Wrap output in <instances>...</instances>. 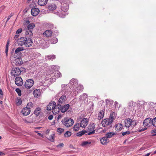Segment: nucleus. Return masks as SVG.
<instances>
[{
    "label": "nucleus",
    "mask_w": 156,
    "mask_h": 156,
    "mask_svg": "<svg viewBox=\"0 0 156 156\" xmlns=\"http://www.w3.org/2000/svg\"><path fill=\"white\" fill-rule=\"evenodd\" d=\"M33 41L30 38H28L22 37L19 39L18 41V45L22 46L24 45L26 47H29L32 45Z\"/></svg>",
    "instance_id": "f257e3e1"
},
{
    "label": "nucleus",
    "mask_w": 156,
    "mask_h": 156,
    "mask_svg": "<svg viewBox=\"0 0 156 156\" xmlns=\"http://www.w3.org/2000/svg\"><path fill=\"white\" fill-rule=\"evenodd\" d=\"M124 122L125 127L128 128L130 127L133 128L136 126L137 123V121L132 120V119L129 118L126 119Z\"/></svg>",
    "instance_id": "f03ea898"
},
{
    "label": "nucleus",
    "mask_w": 156,
    "mask_h": 156,
    "mask_svg": "<svg viewBox=\"0 0 156 156\" xmlns=\"http://www.w3.org/2000/svg\"><path fill=\"white\" fill-rule=\"evenodd\" d=\"M56 103L52 101L49 103L47 106V109L50 111L52 110V112L54 114H57L59 112V109L56 108Z\"/></svg>",
    "instance_id": "7ed1b4c3"
},
{
    "label": "nucleus",
    "mask_w": 156,
    "mask_h": 156,
    "mask_svg": "<svg viewBox=\"0 0 156 156\" xmlns=\"http://www.w3.org/2000/svg\"><path fill=\"white\" fill-rule=\"evenodd\" d=\"M83 89V86L80 84L77 86L76 85L75 87H73V89L71 93L73 95L76 96L79 93L81 92Z\"/></svg>",
    "instance_id": "20e7f679"
},
{
    "label": "nucleus",
    "mask_w": 156,
    "mask_h": 156,
    "mask_svg": "<svg viewBox=\"0 0 156 156\" xmlns=\"http://www.w3.org/2000/svg\"><path fill=\"white\" fill-rule=\"evenodd\" d=\"M112 121L110 119H103L101 122L102 125L104 127L112 126Z\"/></svg>",
    "instance_id": "39448f33"
},
{
    "label": "nucleus",
    "mask_w": 156,
    "mask_h": 156,
    "mask_svg": "<svg viewBox=\"0 0 156 156\" xmlns=\"http://www.w3.org/2000/svg\"><path fill=\"white\" fill-rule=\"evenodd\" d=\"M73 120L72 119L65 118L64 119V124L67 127H69L72 126L73 124Z\"/></svg>",
    "instance_id": "423d86ee"
},
{
    "label": "nucleus",
    "mask_w": 156,
    "mask_h": 156,
    "mask_svg": "<svg viewBox=\"0 0 156 156\" xmlns=\"http://www.w3.org/2000/svg\"><path fill=\"white\" fill-rule=\"evenodd\" d=\"M30 105L29 104H27V107L23 108L21 111L22 114L24 115H28L30 112Z\"/></svg>",
    "instance_id": "0eeeda50"
},
{
    "label": "nucleus",
    "mask_w": 156,
    "mask_h": 156,
    "mask_svg": "<svg viewBox=\"0 0 156 156\" xmlns=\"http://www.w3.org/2000/svg\"><path fill=\"white\" fill-rule=\"evenodd\" d=\"M11 73L12 76H16L20 74L21 71L19 68L16 67L12 70Z\"/></svg>",
    "instance_id": "6e6552de"
},
{
    "label": "nucleus",
    "mask_w": 156,
    "mask_h": 156,
    "mask_svg": "<svg viewBox=\"0 0 156 156\" xmlns=\"http://www.w3.org/2000/svg\"><path fill=\"white\" fill-rule=\"evenodd\" d=\"M34 84L33 80L32 79L27 80L25 83V86L27 88L29 89Z\"/></svg>",
    "instance_id": "1a4fd4ad"
},
{
    "label": "nucleus",
    "mask_w": 156,
    "mask_h": 156,
    "mask_svg": "<svg viewBox=\"0 0 156 156\" xmlns=\"http://www.w3.org/2000/svg\"><path fill=\"white\" fill-rule=\"evenodd\" d=\"M143 124L145 126L147 127L150 126L152 125V119L150 118L145 119L144 121Z\"/></svg>",
    "instance_id": "9d476101"
},
{
    "label": "nucleus",
    "mask_w": 156,
    "mask_h": 156,
    "mask_svg": "<svg viewBox=\"0 0 156 156\" xmlns=\"http://www.w3.org/2000/svg\"><path fill=\"white\" fill-rule=\"evenodd\" d=\"M62 90L63 91L64 94L68 95L69 93L68 90L69 87L67 85L62 84L61 85Z\"/></svg>",
    "instance_id": "9b49d317"
},
{
    "label": "nucleus",
    "mask_w": 156,
    "mask_h": 156,
    "mask_svg": "<svg viewBox=\"0 0 156 156\" xmlns=\"http://www.w3.org/2000/svg\"><path fill=\"white\" fill-rule=\"evenodd\" d=\"M59 110V108H61V112L63 113L66 112L69 108V104H67L65 105H64L63 107L61 108V106L60 105H58L57 106Z\"/></svg>",
    "instance_id": "f8f14e48"
},
{
    "label": "nucleus",
    "mask_w": 156,
    "mask_h": 156,
    "mask_svg": "<svg viewBox=\"0 0 156 156\" xmlns=\"http://www.w3.org/2000/svg\"><path fill=\"white\" fill-rule=\"evenodd\" d=\"M15 83L16 85L18 86H21L23 83L22 79L20 77H17L15 79Z\"/></svg>",
    "instance_id": "ddd939ff"
},
{
    "label": "nucleus",
    "mask_w": 156,
    "mask_h": 156,
    "mask_svg": "<svg viewBox=\"0 0 156 156\" xmlns=\"http://www.w3.org/2000/svg\"><path fill=\"white\" fill-rule=\"evenodd\" d=\"M88 119L87 118H83L81 121L80 124V126L81 127L85 128L88 124Z\"/></svg>",
    "instance_id": "4468645a"
},
{
    "label": "nucleus",
    "mask_w": 156,
    "mask_h": 156,
    "mask_svg": "<svg viewBox=\"0 0 156 156\" xmlns=\"http://www.w3.org/2000/svg\"><path fill=\"white\" fill-rule=\"evenodd\" d=\"M13 63L16 66H19L23 64V62L21 58H17L14 60Z\"/></svg>",
    "instance_id": "2eb2a0df"
},
{
    "label": "nucleus",
    "mask_w": 156,
    "mask_h": 156,
    "mask_svg": "<svg viewBox=\"0 0 156 156\" xmlns=\"http://www.w3.org/2000/svg\"><path fill=\"white\" fill-rule=\"evenodd\" d=\"M39 12V10L37 8H33L31 10V13L34 16H36Z\"/></svg>",
    "instance_id": "dca6fc26"
},
{
    "label": "nucleus",
    "mask_w": 156,
    "mask_h": 156,
    "mask_svg": "<svg viewBox=\"0 0 156 156\" xmlns=\"http://www.w3.org/2000/svg\"><path fill=\"white\" fill-rule=\"evenodd\" d=\"M69 7L67 4L66 3L61 4V8L62 11L67 12L68 9Z\"/></svg>",
    "instance_id": "f3484780"
},
{
    "label": "nucleus",
    "mask_w": 156,
    "mask_h": 156,
    "mask_svg": "<svg viewBox=\"0 0 156 156\" xmlns=\"http://www.w3.org/2000/svg\"><path fill=\"white\" fill-rule=\"evenodd\" d=\"M68 95L64 94L62 95L58 100V102L59 104H62L66 100V96Z\"/></svg>",
    "instance_id": "a211bd4d"
},
{
    "label": "nucleus",
    "mask_w": 156,
    "mask_h": 156,
    "mask_svg": "<svg viewBox=\"0 0 156 156\" xmlns=\"http://www.w3.org/2000/svg\"><path fill=\"white\" fill-rule=\"evenodd\" d=\"M24 31H25V35L27 36H28L29 37V38H30L33 35V33L31 30H29L25 28Z\"/></svg>",
    "instance_id": "6ab92c4d"
},
{
    "label": "nucleus",
    "mask_w": 156,
    "mask_h": 156,
    "mask_svg": "<svg viewBox=\"0 0 156 156\" xmlns=\"http://www.w3.org/2000/svg\"><path fill=\"white\" fill-rule=\"evenodd\" d=\"M100 140L101 143L103 145H106L108 142V140L107 139V138L105 137H102L100 139Z\"/></svg>",
    "instance_id": "aec40b11"
},
{
    "label": "nucleus",
    "mask_w": 156,
    "mask_h": 156,
    "mask_svg": "<svg viewBox=\"0 0 156 156\" xmlns=\"http://www.w3.org/2000/svg\"><path fill=\"white\" fill-rule=\"evenodd\" d=\"M123 125L121 123H118L115 125V129L117 131L121 130L123 127Z\"/></svg>",
    "instance_id": "412c9836"
},
{
    "label": "nucleus",
    "mask_w": 156,
    "mask_h": 156,
    "mask_svg": "<svg viewBox=\"0 0 156 156\" xmlns=\"http://www.w3.org/2000/svg\"><path fill=\"white\" fill-rule=\"evenodd\" d=\"M48 1V0H38V3L40 6H44L47 3Z\"/></svg>",
    "instance_id": "4be33fe9"
},
{
    "label": "nucleus",
    "mask_w": 156,
    "mask_h": 156,
    "mask_svg": "<svg viewBox=\"0 0 156 156\" xmlns=\"http://www.w3.org/2000/svg\"><path fill=\"white\" fill-rule=\"evenodd\" d=\"M69 83L74 85V87H75L76 85L77 86L78 84V82L77 80L75 79H72L70 81Z\"/></svg>",
    "instance_id": "5701e85b"
},
{
    "label": "nucleus",
    "mask_w": 156,
    "mask_h": 156,
    "mask_svg": "<svg viewBox=\"0 0 156 156\" xmlns=\"http://www.w3.org/2000/svg\"><path fill=\"white\" fill-rule=\"evenodd\" d=\"M44 34L46 37H50L52 34V32L49 30H47L44 33Z\"/></svg>",
    "instance_id": "b1692460"
},
{
    "label": "nucleus",
    "mask_w": 156,
    "mask_h": 156,
    "mask_svg": "<svg viewBox=\"0 0 156 156\" xmlns=\"http://www.w3.org/2000/svg\"><path fill=\"white\" fill-rule=\"evenodd\" d=\"M116 117V114L114 112H112L111 113L109 118V119H110L112 121V122L115 119Z\"/></svg>",
    "instance_id": "393cba45"
},
{
    "label": "nucleus",
    "mask_w": 156,
    "mask_h": 156,
    "mask_svg": "<svg viewBox=\"0 0 156 156\" xmlns=\"http://www.w3.org/2000/svg\"><path fill=\"white\" fill-rule=\"evenodd\" d=\"M34 97H37L40 94V91L39 89H36L34 91Z\"/></svg>",
    "instance_id": "a878e982"
},
{
    "label": "nucleus",
    "mask_w": 156,
    "mask_h": 156,
    "mask_svg": "<svg viewBox=\"0 0 156 156\" xmlns=\"http://www.w3.org/2000/svg\"><path fill=\"white\" fill-rule=\"evenodd\" d=\"M45 58L47 60H52L55 58V55H48L46 56Z\"/></svg>",
    "instance_id": "bb28decb"
},
{
    "label": "nucleus",
    "mask_w": 156,
    "mask_h": 156,
    "mask_svg": "<svg viewBox=\"0 0 156 156\" xmlns=\"http://www.w3.org/2000/svg\"><path fill=\"white\" fill-rule=\"evenodd\" d=\"M104 112L103 111H101L99 113L98 116V119L99 120H100L102 119L104 116Z\"/></svg>",
    "instance_id": "cd10ccee"
},
{
    "label": "nucleus",
    "mask_w": 156,
    "mask_h": 156,
    "mask_svg": "<svg viewBox=\"0 0 156 156\" xmlns=\"http://www.w3.org/2000/svg\"><path fill=\"white\" fill-rule=\"evenodd\" d=\"M66 12L63 11L62 12H57V15L60 17L63 18L66 14Z\"/></svg>",
    "instance_id": "c85d7f7f"
},
{
    "label": "nucleus",
    "mask_w": 156,
    "mask_h": 156,
    "mask_svg": "<svg viewBox=\"0 0 156 156\" xmlns=\"http://www.w3.org/2000/svg\"><path fill=\"white\" fill-rule=\"evenodd\" d=\"M56 5L54 4H52L48 6V9L51 11H53L56 9Z\"/></svg>",
    "instance_id": "c756f323"
},
{
    "label": "nucleus",
    "mask_w": 156,
    "mask_h": 156,
    "mask_svg": "<svg viewBox=\"0 0 156 156\" xmlns=\"http://www.w3.org/2000/svg\"><path fill=\"white\" fill-rule=\"evenodd\" d=\"M35 27V25L34 24L31 23L27 26V27L26 28V29L30 30H31L33 29Z\"/></svg>",
    "instance_id": "7c9ffc66"
},
{
    "label": "nucleus",
    "mask_w": 156,
    "mask_h": 156,
    "mask_svg": "<svg viewBox=\"0 0 156 156\" xmlns=\"http://www.w3.org/2000/svg\"><path fill=\"white\" fill-rule=\"evenodd\" d=\"M87 133V131L82 130L78 133L76 134V136H81Z\"/></svg>",
    "instance_id": "2f4dec72"
},
{
    "label": "nucleus",
    "mask_w": 156,
    "mask_h": 156,
    "mask_svg": "<svg viewBox=\"0 0 156 156\" xmlns=\"http://www.w3.org/2000/svg\"><path fill=\"white\" fill-rule=\"evenodd\" d=\"M23 50L24 48L23 47H18L15 50V52L16 54H18L20 51H23Z\"/></svg>",
    "instance_id": "473e14b6"
},
{
    "label": "nucleus",
    "mask_w": 156,
    "mask_h": 156,
    "mask_svg": "<svg viewBox=\"0 0 156 156\" xmlns=\"http://www.w3.org/2000/svg\"><path fill=\"white\" fill-rule=\"evenodd\" d=\"M87 94L84 93L83 94L80 96V99L81 100L84 101L87 98Z\"/></svg>",
    "instance_id": "72a5a7b5"
},
{
    "label": "nucleus",
    "mask_w": 156,
    "mask_h": 156,
    "mask_svg": "<svg viewBox=\"0 0 156 156\" xmlns=\"http://www.w3.org/2000/svg\"><path fill=\"white\" fill-rule=\"evenodd\" d=\"M41 109L40 108H37L34 111L35 114L37 116L41 112Z\"/></svg>",
    "instance_id": "f704fd0d"
},
{
    "label": "nucleus",
    "mask_w": 156,
    "mask_h": 156,
    "mask_svg": "<svg viewBox=\"0 0 156 156\" xmlns=\"http://www.w3.org/2000/svg\"><path fill=\"white\" fill-rule=\"evenodd\" d=\"M91 143V142L89 141H84L82 143L81 145L82 146H85L90 144Z\"/></svg>",
    "instance_id": "c9c22d12"
},
{
    "label": "nucleus",
    "mask_w": 156,
    "mask_h": 156,
    "mask_svg": "<svg viewBox=\"0 0 156 156\" xmlns=\"http://www.w3.org/2000/svg\"><path fill=\"white\" fill-rule=\"evenodd\" d=\"M80 128L79 124H75L73 127V129L75 131H78Z\"/></svg>",
    "instance_id": "e433bc0d"
},
{
    "label": "nucleus",
    "mask_w": 156,
    "mask_h": 156,
    "mask_svg": "<svg viewBox=\"0 0 156 156\" xmlns=\"http://www.w3.org/2000/svg\"><path fill=\"white\" fill-rule=\"evenodd\" d=\"M115 133H114L110 132L106 133V136L107 138H110L112 137V136L115 135Z\"/></svg>",
    "instance_id": "4c0bfd02"
},
{
    "label": "nucleus",
    "mask_w": 156,
    "mask_h": 156,
    "mask_svg": "<svg viewBox=\"0 0 156 156\" xmlns=\"http://www.w3.org/2000/svg\"><path fill=\"white\" fill-rule=\"evenodd\" d=\"M105 101L106 105H112V104H113V101L112 100H110L107 99L105 100Z\"/></svg>",
    "instance_id": "58836bf2"
},
{
    "label": "nucleus",
    "mask_w": 156,
    "mask_h": 156,
    "mask_svg": "<svg viewBox=\"0 0 156 156\" xmlns=\"http://www.w3.org/2000/svg\"><path fill=\"white\" fill-rule=\"evenodd\" d=\"M58 41V39L57 38L54 37L51 40V44H54L56 43Z\"/></svg>",
    "instance_id": "ea45409f"
},
{
    "label": "nucleus",
    "mask_w": 156,
    "mask_h": 156,
    "mask_svg": "<svg viewBox=\"0 0 156 156\" xmlns=\"http://www.w3.org/2000/svg\"><path fill=\"white\" fill-rule=\"evenodd\" d=\"M55 76L56 77L58 78L61 76V74L59 72L57 71L55 73Z\"/></svg>",
    "instance_id": "a19ab883"
},
{
    "label": "nucleus",
    "mask_w": 156,
    "mask_h": 156,
    "mask_svg": "<svg viewBox=\"0 0 156 156\" xmlns=\"http://www.w3.org/2000/svg\"><path fill=\"white\" fill-rule=\"evenodd\" d=\"M71 135V133L69 131H67L64 134L65 137H67L70 136Z\"/></svg>",
    "instance_id": "79ce46f5"
},
{
    "label": "nucleus",
    "mask_w": 156,
    "mask_h": 156,
    "mask_svg": "<svg viewBox=\"0 0 156 156\" xmlns=\"http://www.w3.org/2000/svg\"><path fill=\"white\" fill-rule=\"evenodd\" d=\"M92 129H93V131L91 132H89L88 133H87V134H86V135H92V134H94L95 133V130H94V129H95V127H94V126H93L92 127Z\"/></svg>",
    "instance_id": "37998d69"
},
{
    "label": "nucleus",
    "mask_w": 156,
    "mask_h": 156,
    "mask_svg": "<svg viewBox=\"0 0 156 156\" xmlns=\"http://www.w3.org/2000/svg\"><path fill=\"white\" fill-rule=\"evenodd\" d=\"M16 91L18 94L19 96H21V91L19 88H16Z\"/></svg>",
    "instance_id": "c03bdc74"
},
{
    "label": "nucleus",
    "mask_w": 156,
    "mask_h": 156,
    "mask_svg": "<svg viewBox=\"0 0 156 156\" xmlns=\"http://www.w3.org/2000/svg\"><path fill=\"white\" fill-rule=\"evenodd\" d=\"M152 125L156 127V117L152 119Z\"/></svg>",
    "instance_id": "a18cd8bd"
},
{
    "label": "nucleus",
    "mask_w": 156,
    "mask_h": 156,
    "mask_svg": "<svg viewBox=\"0 0 156 156\" xmlns=\"http://www.w3.org/2000/svg\"><path fill=\"white\" fill-rule=\"evenodd\" d=\"M135 105V103L133 101L130 102L129 105V108L130 109L133 106Z\"/></svg>",
    "instance_id": "49530a36"
},
{
    "label": "nucleus",
    "mask_w": 156,
    "mask_h": 156,
    "mask_svg": "<svg viewBox=\"0 0 156 156\" xmlns=\"http://www.w3.org/2000/svg\"><path fill=\"white\" fill-rule=\"evenodd\" d=\"M22 103V101L21 99H18L16 101V104L18 105H20Z\"/></svg>",
    "instance_id": "de8ad7c7"
},
{
    "label": "nucleus",
    "mask_w": 156,
    "mask_h": 156,
    "mask_svg": "<svg viewBox=\"0 0 156 156\" xmlns=\"http://www.w3.org/2000/svg\"><path fill=\"white\" fill-rule=\"evenodd\" d=\"M54 136H55L54 134H52L51 135H50V137H49L50 140L51 141H53L54 139V138H55Z\"/></svg>",
    "instance_id": "09e8293b"
},
{
    "label": "nucleus",
    "mask_w": 156,
    "mask_h": 156,
    "mask_svg": "<svg viewBox=\"0 0 156 156\" xmlns=\"http://www.w3.org/2000/svg\"><path fill=\"white\" fill-rule=\"evenodd\" d=\"M64 129H62L61 128H58L57 129V131L60 133H61L64 131Z\"/></svg>",
    "instance_id": "8fccbe9b"
},
{
    "label": "nucleus",
    "mask_w": 156,
    "mask_h": 156,
    "mask_svg": "<svg viewBox=\"0 0 156 156\" xmlns=\"http://www.w3.org/2000/svg\"><path fill=\"white\" fill-rule=\"evenodd\" d=\"M84 117V115H80L77 118V120L78 121H80L82 119H83V118Z\"/></svg>",
    "instance_id": "3c124183"
},
{
    "label": "nucleus",
    "mask_w": 156,
    "mask_h": 156,
    "mask_svg": "<svg viewBox=\"0 0 156 156\" xmlns=\"http://www.w3.org/2000/svg\"><path fill=\"white\" fill-rule=\"evenodd\" d=\"M130 132L129 131H126L125 132H123L122 133V136H125L126 135H128L129 134Z\"/></svg>",
    "instance_id": "603ef678"
},
{
    "label": "nucleus",
    "mask_w": 156,
    "mask_h": 156,
    "mask_svg": "<svg viewBox=\"0 0 156 156\" xmlns=\"http://www.w3.org/2000/svg\"><path fill=\"white\" fill-rule=\"evenodd\" d=\"M22 31V29L21 28H19L16 31V34H19L21 33Z\"/></svg>",
    "instance_id": "864d4df0"
},
{
    "label": "nucleus",
    "mask_w": 156,
    "mask_h": 156,
    "mask_svg": "<svg viewBox=\"0 0 156 156\" xmlns=\"http://www.w3.org/2000/svg\"><path fill=\"white\" fill-rule=\"evenodd\" d=\"M3 92L1 89L0 88V98H1L3 97Z\"/></svg>",
    "instance_id": "5fc2aeb1"
},
{
    "label": "nucleus",
    "mask_w": 156,
    "mask_h": 156,
    "mask_svg": "<svg viewBox=\"0 0 156 156\" xmlns=\"http://www.w3.org/2000/svg\"><path fill=\"white\" fill-rule=\"evenodd\" d=\"M63 115H58L57 117V119L58 120L61 119L63 117Z\"/></svg>",
    "instance_id": "6e6d98bb"
},
{
    "label": "nucleus",
    "mask_w": 156,
    "mask_h": 156,
    "mask_svg": "<svg viewBox=\"0 0 156 156\" xmlns=\"http://www.w3.org/2000/svg\"><path fill=\"white\" fill-rule=\"evenodd\" d=\"M64 144L62 143H61L57 146V147H62L63 146Z\"/></svg>",
    "instance_id": "4d7b16f0"
},
{
    "label": "nucleus",
    "mask_w": 156,
    "mask_h": 156,
    "mask_svg": "<svg viewBox=\"0 0 156 156\" xmlns=\"http://www.w3.org/2000/svg\"><path fill=\"white\" fill-rule=\"evenodd\" d=\"M147 129V128L145 126L144 127V128H142V129H139V132L143 131Z\"/></svg>",
    "instance_id": "13d9d810"
},
{
    "label": "nucleus",
    "mask_w": 156,
    "mask_h": 156,
    "mask_svg": "<svg viewBox=\"0 0 156 156\" xmlns=\"http://www.w3.org/2000/svg\"><path fill=\"white\" fill-rule=\"evenodd\" d=\"M5 8V7L4 6H2L0 8V13H1L2 11Z\"/></svg>",
    "instance_id": "bf43d9fd"
},
{
    "label": "nucleus",
    "mask_w": 156,
    "mask_h": 156,
    "mask_svg": "<svg viewBox=\"0 0 156 156\" xmlns=\"http://www.w3.org/2000/svg\"><path fill=\"white\" fill-rule=\"evenodd\" d=\"M53 116L52 115H50L48 116V119L49 120H51L53 118Z\"/></svg>",
    "instance_id": "052dcab7"
},
{
    "label": "nucleus",
    "mask_w": 156,
    "mask_h": 156,
    "mask_svg": "<svg viewBox=\"0 0 156 156\" xmlns=\"http://www.w3.org/2000/svg\"><path fill=\"white\" fill-rule=\"evenodd\" d=\"M23 121H24V122H25V123H31L32 122H29V121H28L26 119H23Z\"/></svg>",
    "instance_id": "680f3d73"
},
{
    "label": "nucleus",
    "mask_w": 156,
    "mask_h": 156,
    "mask_svg": "<svg viewBox=\"0 0 156 156\" xmlns=\"http://www.w3.org/2000/svg\"><path fill=\"white\" fill-rule=\"evenodd\" d=\"M53 69H57L58 68V67L56 66H53L52 67Z\"/></svg>",
    "instance_id": "e2e57ef3"
},
{
    "label": "nucleus",
    "mask_w": 156,
    "mask_h": 156,
    "mask_svg": "<svg viewBox=\"0 0 156 156\" xmlns=\"http://www.w3.org/2000/svg\"><path fill=\"white\" fill-rule=\"evenodd\" d=\"M24 21L25 24H28L30 23V22L28 20H25Z\"/></svg>",
    "instance_id": "0e129e2a"
},
{
    "label": "nucleus",
    "mask_w": 156,
    "mask_h": 156,
    "mask_svg": "<svg viewBox=\"0 0 156 156\" xmlns=\"http://www.w3.org/2000/svg\"><path fill=\"white\" fill-rule=\"evenodd\" d=\"M156 133V129H154L151 131V133Z\"/></svg>",
    "instance_id": "69168bd1"
},
{
    "label": "nucleus",
    "mask_w": 156,
    "mask_h": 156,
    "mask_svg": "<svg viewBox=\"0 0 156 156\" xmlns=\"http://www.w3.org/2000/svg\"><path fill=\"white\" fill-rule=\"evenodd\" d=\"M118 102H116V101H115V105L116 106H118Z\"/></svg>",
    "instance_id": "338daca9"
},
{
    "label": "nucleus",
    "mask_w": 156,
    "mask_h": 156,
    "mask_svg": "<svg viewBox=\"0 0 156 156\" xmlns=\"http://www.w3.org/2000/svg\"><path fill=\"white\" fill-rule=\"evenodd\" d=\"M150 153H149L146 154L145 155H143V156H149L150 155Z\"/></svg>",
    "instance_id": "774afa93"
}]
</instances>
